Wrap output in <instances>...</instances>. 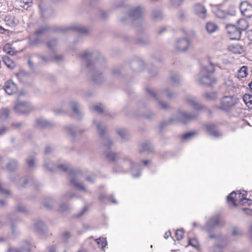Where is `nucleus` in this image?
<instances>
[{
  "instance_id": "obj_1",
  "label": "nucleus",
  "mask_w": 252,
  "mask_h": 252,
  "mask_svg": "<svg viewBox=\"0 0 252 252\" xmlns=\"http://www.w3.org/2000/svg\"><path fill=\"white\" fill-rule=\"evenodd\" d=\"M215 70V65L209 60L205 61L199 73L196 77L198 83L205 85H211L217 82V80L212 75Z\"/></svg>"
},
{
  "instance_id": "obj_2",
  "label": "nucleus",
  "mask_w": 252,
  "mask_h": 252,
  "mask_svg": "<svg viewBox=\"0 0 252 252\" xmlns=\"http://www.w3.org/2000/svg\"><path fill=\"white\" fill-rule=\"evenodd\" d=\"M238 102V99L234 95H225L222 97L220 101V104L217 105L218 109L227 111L230 108L235 105Z\"/></svg>"
},
{
  "instance_id": "obj_3",
  "label": "nucleus",
  "mask_w": 252,
  "mask_h": 252,
  "mask_svg": "<svg viewBox=\"0 0 252 252\" xmlns=\"http://www.w3.org/2000/svg\"><path fill=\"white\" fill-rule=\"evenodd\" d=\"M146 91L150 95L155 98L156 100L158 101L159 106L161 108L163 109H166L168 108L169 105L167 103L163 102L161 100H158V99L159 97H162L164 95L168 97H171L173 94L172 93L169 92L168 90H166L164 93H156L155 90L152 89H147Z\"/></svg>"
},
{
  "instance_id": "obj_4",
  "label": "nucleus",
  "mask_w": 252,
  "mask_h": 252,
  "mask_svg": "<svg viewBox=\"0 0 252 252\" xmlns=\"http://www.w3.org/2000/svg\"><path fill=\"white\" fill-rule=\"evenodd\" d=\"M32 109L31 105L27 101H17L14 106V110L19 114H27Z\"/></svg>"
},
{
  "instance_id": "obj_5",
  "label": "nucleus",
  "mask_w": 252,
  "mask_h": 252,
  "mask_svg": "<svg viewBox=\"0 0 252 252\" xmlns=\"http://www.w3.org/2000/svg\"><path fill=\"white\" fill-rule=\"evenodd\" d=\"M196 116L197 114L196 113L189 114L186 112L181 111L179 112L175 116H174V117L170 119V121L186 124L195 119Z\"/></svg>"
},
{
  "instance_id": "obj_6",
  "label": "nucleus",
  "mask_w": 252,
  "mask_h": 252,
  "mask_svg": "<svg viewBox=\"0 0 252 252\" xmlns=\"http://www.w3.org/2000/svg\"><path fill=\"white\" fill-rule=\"evenodd\" d=\"M191 47L190 41L186 38H183L177 40L175 44V49L177 51L185 52L187 51Z\"/></svg>"
},
{
  "instance_id": "obj_7",
  "label": "nucleus",
  "mask_w": 252,
  "mask_h": 252,
  "mask_svg": "<svg viewBox=\"0 0 252 252\" xmlns=\"http://www.w3.org/2000/svg\"><path fill=\"white\" fill-rule=\"evenodd\" d=\"M247 195V192L245 191H243V192H241L240 191H233L227 196V200L228 203L232 204L234 206H236L237 202L240 203L242 195Z\"/></svg>"
},
{
  "instance_id": "obj_8",
  "label": "nucleus",
  "mask_w": 252,
  "mask_h": 252,
  "mask_svg": "<svg viewBox=\"0 0 252 252\" xmlns=\"http://www.w3.org/2000/svg\"><path fill=\"white\" fill-rule=\"evenodd\" d=\"M226 30L230 39L238 40L240 38L241 32L235 26L227 25L226 26Z\"/></svg>"
},
{
  "instance_id": "obj_9",
  "label": "nucleus",
  "mask_w": 252,
  "mask_h": 252,
  "mask_svg": "<svg viewBox=\"0 0 252 252\" xmlns=\"http://www.w3.org/2000/svg\"><path fill=\"white\" fill-rule=\"evenodd\" d=\"M223 222H222L220 220V218L219 215H216L210 218L207 222L206 225L204 227L203 229L206 231L209 232L210 230L215 226L219 225H222Z\"/></svg>"
},
{
  "instance_id": "obj_10",
  "label": "nucleus",
  "mask_w": 252,
  "mask_h": 252,
  "mask_svg": "<svg viewBox=\"0 0 252 252\" xmlns=\"http://www.w3.org/2000/svg\"><path fill=\"white\" fill-rule=\"evenodd\" d=\"M46 30V28H40L37 30L34 37L30 38V44L32 45H37L40 44L42 42L41 36L45 33Z\"/></svg>"
},
{
  "instance_id": "obj_11",
  "label": "nucleus",
  "mask_w": 252,
  "mask_h": 252,
  "mask_svg": "<svg viewBox=\"0 0 252 252\" xmlns=\"http://www.w3.org/2000/svg\"><path fill=\"white\" fill-rule=\"evenodd\" d=\"M144 9L140 6L131 7L129 9L128 18L131 19H137L142 17Z\"/></svg>"
},
{
  "instance_id": "obj_12",
  "label": "nucleus",
  "mask_w": 252,
  "mask_h": 252,
  "mask_svg": "<svg viewBox=\"0 0 252 252\" xmlns=\"http://www.w3.org/2000/svg\"><path fill=\"white\" fill-rule=\"evenodd\" d=\"M242 14L247 17H252V4L248 1H243L240 5Z\"/></svg>"
},
{
  "instance_id": "obj_13",
  "label": "nucleus",
  "mask_w": 252,
  "mask_h": 252,
  "mask_svg": "<svg viewBox=\"0 0 252 252\" xmlns=\"http://www.w3.org/2000/svg\"><path fill=\"white\" fill-rule=\"evenodd\" d=\"M210 237L211 238H217L219 241H222L223 242L222 244H218L214 245L212 248V252H221L222 249L226 245V238L223 236L222 237L220 235L216 236L212 234H210Z\"/></svg>"
},
{
  "instance_id": "obj_14",
  "label": "nucleus",
  "mask_w": 252,
  "mask_h": 252,
  "mask_svg": "<svg viewBox=\"0 0 252 252\" xmlns=\"http://www.w3.org/2000/svg\"><path fill=\"white\" fill-rule=\"evenodd\" d=\"M3 90L7 94L12 95L16 93L17 87L13 81H8L5 83Z\"/></svg>"
},
{
  "instance_id": "obj_15",
  "label": "nucleus",
  "mask_w": 252,
  "mask_h": 252,
  "mask_svg": "<svg viewBox=\"0 0 252 252\" xmlns=\"http://www.w3.org/2000/svg\"><path fill=\"white\" fill-rule=\"evenodd\" d=\"M193 9L199 17L204 19L206 17L207 11L202 4L199 3L195 4L193 6Z\"/></svg>"
},
{
  "instance_id": "obj_16",
  "label": "nucleus",
  "mask_w": 252,
  "mask_h": 252,
  "mask_svg": "<svg viewBox=\"0 0 252 252\" xmlns=\"http://www.w3.org/2000/svg\"><path fill=\"white\" fill-rule=\"evenodd\" d=\"M206 132L214 137H219L221 135V133L215 127L214 125L206 124L205 126Z\"/></svg>"
},
{
  "instance_id": "obj_17",
  "label": "nucleus",
  "mask_w": 252,
  "mask_h": 252,
  "mask_svg": "<svg viewBox=\"0 0 252 252\" xmlns=\"http://www.w3.org/2000/svg\"><path fill=\"white\" fill-rule=\"evenodd\" d=\"M186 101L187 103L191 106L193 109L195 110H198L202 108V106L197 103L196 98L193 96H187Z\"/></svg>"
},
{
  "instance_id": "obj_18",
  "label": "nucleus",
  "mask_w": 252,
  "mask_h": 252,
  "mask_svg": "<svg viewBox=\"0 0 252 252\" xmlns=\"http://www.w3.org/2000/svg\"><path fill=\"white\" fill-rule=\"evenodd\" d=\"M32 246V245L29 241H26L22 244V250L16 248H9L8 252H23L24 251L29 252Z\"/></svg>"
},
{
  "instance_id": "obj_19",
  "label": "nucleus",
  "mask_w": 252,
  "mask_h": 252,
  "mask_svg": "<svg viewBox=\"0 0 252 252\" xmlns=\"http://www.w3.org/2000/svg\"><path fill=\"white\" fill-rule=\"evenodd\" d=\"M94 57L93 53L90 51H85L82 55V58L83 60V63L87 67L91 66V58Z\"/></svg>"
},
{
  "instance_id": "obj_20",
  "label": "nucleus",
  "mask_w": 252,
  "mask_h": 252,
  "mask_svg": "<svg viewBox=\"0 0 252 252\" xmlns=\"http://www.w3.org/2000/svg\"><path fill=\"white\" fill-rule=\"evenodd\" d=\"M228 49L230 52L237 54H240L244 51L243 48L239 44H231L228 46Z\"/></svg>"
},
{
  "instance_id": "obj_21",
  "label": "nucleus",
  "mask_w": 252,
  "mask_h": 252,
  "mask_svg": "<svg viewBox=\"0 0 252 252\" xmlns=\"http://www.w3.org/2000/svg\"><path fill=\"white\" fill-rule=\"evenodd\" d=\"M225 85L228 88L229 91H232L236 93L240 92L241 86L234 85V83L231 80H228L225 83Z\"/></svg>"
},
{
  "instance_id": "obj_22",
  "label": "nucleus",
  "mask_w": 252,
  "mask_h": 252,
  "mask_svg": "<svg viewBox=\"0 0 252 252\" xmlns=\"http://www.w3.org/2000/svg\"><path fill=\"white\" fill-rule=\"evenodd\" d=\"M93 126L96 127L100 136H102L105 132V128L100 121L98 120H94L93 121Z\"/></svg>"
},
{
  "instance_id": "obj_23",
  "label": "nucleus",
  "mask_w": 252,
  "mask_h": 252,
  "mask_svg": "<svg viewBox=\"0 0 252 252\" xmlns=\"http://www.w3.org/2000/svg\"><path fill=\"white\" fill-rule=\"evenodd\" d=\"M36 124L39 127H46L51 125V123L43 118H39L36 119Z\"/></svg>"
},
{
  "instance_id": "obj_24",
  "label": "nucleus",
  "mask_w": 252,
  "mask_h": 252,
  "mask_svg": "<svg viewBox=\"0 0 252 252\" xmlns=\"http://www.w3.org/2000/svg\"><path fill=\"white\" fill-rule=\"evenodd\" d=\"M249 27L247 21L244 19H241L237 22V27L240 32L246 30Z\"/></svg>"
},
{
  "instance_id": "obj_25",
  "label": "nucleus",
  "mask_w": 252,
  "mask_h": 252,
  "mask_svg": "<svg viewBox=\"0 0 252 252\" xmlns=\"http://www.w3.org/2000/svg\"><path fill=\"white\" fill-rule=\"evenodd\" d=\"M69 30H74L79 33H85L88 32V30L86 27L79 25L71 26L69 28Z\"/></svg>"
},
{
  "instance_id": "obj_26",
  "label": "nucleus",
  "mask_w": 252,
  "mask_h": 252,
  "mask_svg": "<svg viewBox=\"0 0 252 252\" xmlns=\"http://www.w3.org/2000/svg\"><path fill=\"white\" fill-rule=\"evenodd\" d=\"M117 134L123 140L126 139L129 136V133L127 130L123 128H119L116 130Z\"/></svg>"
},
{
  "instance_id": "obj_27",
  "label": "nucleus",
  "mask_w": 252,
  "mask_h": 252,
  "mask_svg": "<svg viewBox=\"0 0 252 252\" xmlns=\"http://www.w3.org/2000/svg\"><path fill=\"white\" fill-rule=\"evenodd\" d=\"M206 28L207 32L210 33L217 31L219 29L218 26L213 22L207 23L206 26Z\"/></svg>"
},
{
  "instance_id": "obj_28",
  "label": "nucleus",
  "mask_w": 252,
  "mask_h": 252,
  "mask_svg": "<svg viewBox=\"0 0 252 252\" xmlns=\"http://www.w3.org/2000/svg\"><path fill=\"white\" fill-rule=\"evenodd\" d=\"M126 164H129L130 165L131 174L133 177L136 178L140 176V172H139L137 174H135L134 173V171L138 169V167L136 164L132 163L131 161H128V163H126L123 165V167H125Z\"/></svg>"
},
{
  "instance_id": "obj_29",
  "label": "nucleus",
  "mask_w": 252,
  "mask_h": 252,
  "mask_svg": "<svg viewBox=\"0 0 252 252\" xmlns=\"http://www.w3.org/2000/svg\"><path fill=\"white\" fill-rule=\"evenodd\" d=\"M248 75V67L246 66H242L238 71L237 76L239 78L246 77Z\"/></svg>"
},
{
  "instance_id": "obj_30",
  "label": "nucleus",
  "mask_w": 252,
  "mask_h": 252,
  "mask_svg": "<svg viewBox=\"0 0 252 252\" xmlns=\"http://www.w3.org/2000/svg\"><path fill=\"white\" fill-rule=\"evenodd\" d=\"M70 106L76 114H79L81 113L80 106L75 101H70Z\"/></svg>"
},
{
  "instance_id": "obj_31",
  "label": "nucleus",
  "mask_w": 252,
  "mask_h": 252,
  "mask_svg": "<svg viewBox=\"0 0 252 252\" xmlns=\"http://www.w3.org/2000/svg\"><path fill=\"white\" fill-rule=\"evenodd\" d=\"M3 61L6 65L9 68H13L15 66V63L12 60L7 56L3 57Z\"/></svg>"
},
{
  "instance_id": "obj_32",
  "label": "nucleus",
  "mask_w": 252,
  "mask_h": 252,
  "mask_svg": "<svg viewBox=\"0 0 252 252\" xmlns=\"http://www.w3.org/2000/svg\"><path fill=\"white\" fill-rule=\"evenodd\" d=\"M243 100L246 105L252 108V95L249 94H245L243 97Z\"/></svg>"
},
{
  "instance_id": "obj_33",
  "label": "nucleus",
  "mask_w": 252,
  "mask_h": 252,
  "mask_svg": "<svg viewBox=\"0 0 252 252\" xmlns=\"http://www.w3.org/2000/svg\"><path fill=\"white\" fill-rule=\"evenodd\" d=\"M71 183L78 190L86 191V188L81 184L78 183L76 179L72 178L71 179Z\"/></svg>"
},
{
  "instance_id": "obj_34",
  "label": "nucleus",
  "mask_w": 252,
  "mask_h": 252,
  "mask_svg": "<svg viewBox=\"0 0 252 252\" xmlns=\"http://www.w3.org/2000/svg\"><path fill=\"white\" fill-rule=\"evenodd\" d=\"M215 14L218 18L220 19H224L226 18L228 15V14L226 11L220 9H218L215 12Z\"/></svg>"
},
{
  "instance_id": "obj_35",
  "label": "nucleus",
  "mask_w": 252,
  "mask_h": 252,
  "mask_svg": "<svg viewBox=\"0 0 252 252\" xmlns=\"http://www.w3.org/2000/svg\"><path fill=\"white\" fill-rule=\"evenodd\" d=\"M204 96L208 100H213L217 97L218 94L216 92H206L204 94Z\"/></svg>"
},
{
  "instance_id": "obj_36",
  "label": "nucleus",
  "mask_w": 252,
  "mask_h": 252,
  "mask_svg": "<svg viewBox=\"0 0 252 252\" xmlns=\"http://www.w3.org/2000/svg\"><path fill=\"white\" fill-rule=\"evenodd\" d=\"M17 167V164L15 160L13 159L10 160L7 163V168L9 171L15 170Z\"/></svg>"
},
{
  "instance_id": "obj_37",
  "label": "nucleus",
  "mask_w": 252,
  "mask_h": 252,
  "mask_svg": "<svg viewBox=\"0 0 252 252\" xmlns=\"http://www.w3.org/2000/svg\"><path fill=\"white\" fill-rule=\"evenodd\" d=\"M10 114V110L9 108L6 107V108H3L1 110V115L0 117L2 119H7Z\"/></svg>"
},
{
  "instance_id": "obj_38",
  "label": "nucleus",
  "mask_w": 252,
  "mask_h": 252,
  "mask_svg": "<svg viewBox=\"0 0 252 252\" xmlns=\"http://www.w3.org/2000/svg\"><path fill=\"white\" fill-rule=\"evenodd\" d=\"M44 227V224L43 222L41 220L37 221L34 224V228L36 231L40 232Z\"/></svg>"
},
{
  "instance_id": "obj_39",
  "label": "nucleus",
  "mask_w": 252,
  "mask_h": 252,
  "mask_svg": "<svg viewBox=\"0 0 252 252\" xmlns=\"http://www.w3.org/2000/svg\"><path fill=\"white\" fill-rule=\"evenodd\" d=\"M95 241L99 246H101L102 250L107 245L106 238H100L99 239H96Z\"/></svg>"
},
{
  "instance_id": "obj_40",
  "label": "nucleus",
  "mask_w": 252,
  "mask_h": 252,
  "mask_svg": "<svg viewBox=\"0 0 252 252\" xmlns=\"http://www.w3.org/2000/svg\"><path fill=\"white\" fill-rule=\"evenodd\" d=\"M232 234L234 236H241L243 234L242 231L236 227L232 228Z\"/></svg>"
},
{
  "instance_id": "obj_41",
  "label": "nucleus",
  "mask_w": 252,
  "mask_h": 252,
  "mask_svg": "<svg viewBox=\"0 0 252 252\" xmlns=\"http://www.w3.org/2000/svg\"><path fill=\"white\" fill-rule=\"evenodd\" d=\"M189 245L195 248L199 247V243L196 238L189 239Z\"/></svg>"
},
{
  "instance_id": "obj_42",
  "label": "nucleus",
  "mask_w": 252,
  "mask_h": 252,
  "mask_svg": "<svg viewBox=\"0 0 252 252\" xmlns=\"http://www.w3.org/2000/svg\"><path fill=\"white\" fill-rule=\"evenodd\" d=\"M106 156L109 160L111 161H115V159L117 158V155L112 152L106 153Z\"/></svg>"
},
{
  "instance_id": "obj_43",
  "label": "nucleus",
  "mask_w": 252,
  "mask_h": 252,
  "mask_svg": "<svg viewBox=\"0 0 252 252\" xmlns=\"http://www.w3.org/2000/svg\"><path fill=\"white\" fill-rule=\"evenodd\" d=\"M32 3V0H21V6L25 9L29 7Z\"/></svg>"
},
{
  "instance_id": "obj_44",
  "label": "nucleus",
  "mask_w": 252,
  "mask_h": 252,
  "mask_svg": "<svg viewBox=\"0 0 252 252\" xmlns=\"http://www.w3.org/2000/svg\"><path fill=\"white\" fill-rule=\"evenodd\" d=\"M170 80L173 84H176L179 82L180 80V77L178 74H175L171 75Z\"/></svg>"
},
{
  "instance_id": "obj_45",
  "label": "nucleus",
  "mask_w": 252,
  "mask_h": 252,
  "mask_svg": "<svg viewBox=\"0 0 252 252\" xmlns=\"http://www.w3.org/2000/svg\"><path fill=\"white\" fill-rule=\"evenodd\" d=\"M184 231L182 229H178L175 232V236L178 240H180L183 239L184 236Z\"/></svg>"
},
{
  "instance_id": "obj_46",
  "label": "nucleus",
  "mask_w": 252,
  "mask_h": 252,
  "mask_svg": "<svg viewBox=\"0 0 252 252\" xmlns=\"http://www.w3.org/2000/svg\"><path fill=\"white\" fill-rule=\"evenodd\" d=\"M246 196L247 195H242V198H241V201L240 202V204L244 205L245 204H247L248 205H250L252 203V200L251 199H247Z\"/></svg>"
},
{
  "instance_id": "obj_47",
  "label": "nucleus",
  "mask_w": 252,
  "mask_h": 252,
  "mask_svg": "<svg viewBox=\"0 0 252 252\" xmlns=\"http://www.w3.org/2000/svg\"><path fill=\"white\" fill-rule=\"evenodd\" d=\"M3 49L6 53L9 54L13 55L14 54V51L10 48V46L9 44L4 45Z\"/></svg>"
},
{
  "instance_id": "obj_48",
  "label": "nucleus",
  "mask_w": 252,
  "mask_h": 252,
  "mask_svg": "<svg viewBox=\"0 0 252 252\" xmlns=\"http://www.w3.org/2000/svg\"><path fill=\"white\" fill-rule=\"evenodd\" d=\"M153 16L156 19H159L162 17V13L160 10H156L153 12Z\"/></svg>"
},
{
  "instance_id": "obj_49",
  "label": "nucleus",
  "mask_w": 252,
  "mask_h": 252,
  "mask_svg": "<svg viewBox=\"0 0 252 252\" xmlns=\"http://www.w3.org/2000/svg\"><path fill=\"white\" fill-rule=\"evenodd\" d=\"M56 45L57 41L55 39H52L47 43V46L50 49H53Z\"/></svg>"
},
{
  "instance_id": "obj_50",
  "label": "nucleus",
  "mask_w": 252,
  "mask_h": 252,
  "mask_svg": "<svg viewBox=\"0 0 252 252\" xmlns=\"http://www.w3.org/2000/svg\"><path fill=\"white\" fill-rule=\"evenodd\" d=\"M196 134L195 132H190L184 134L183 135V138L185 140H188L192 137L194 135Z\"/></svg>"
},
{
  "instance_id": "obj_51",
  "label": "nucleus",
  "mask_w": 252,
  "mask_h": 252,
  "mask_svg": "<svg viewBox=\"0 0 252 252\" xmlns=\"http://www.w3.org/2000/svg\"><path fill=\"white\" fill-rule=\"evenodd\" d=\"M150 145L147 143H143L141 145L140 151L141 152L148 151L150 150Z\"/></svg>"
},
{
  "instance_id": "obj_52",
  "label": "nucleus",
  "mask_w": 252,
  "mask_h": 252,
  "mask_svg": "<svg viewBox=\"0 0 252 252\" xmlns=\"http://www.w3.org/2000/svg\"><path fill=\"white\" fill-rule=\"evenodd\" d=\"M93 108L98 113H101L103 108L101 104H96L93 106Z\"/></svg>"
},
{
  "instance_id": "obj_53",
  "label": "nucleus",
  "mask_w": 252,
  "mask_h": 252,
  "mask_svg": "<svg viewBox=\"0 0 252 252\" xmlns=\"http://www.w3.org/2000/svg\"><path fill=\"white\" fill-rule=\"evenodd\" d=\"M57 167L60 170L66 171L68 168V165L66 163H64L58 165Z\"/></svg>"
},
{
  "instance_id": "obj_54",
  "label": "nucleus",
  "mask_w": 252,
  "mask_h": 252,
  "mask_svg": "<svg viewBox=\"0 0 252 252\" xmlns=\"http://www.w3.org/2000/svg\"><path fill=\"white\" fill-rule=\"evenodd\" d=\"M44 164L45 166L48 170L50 171L54 170V167L52 163L50 162V161H49L48 163L45 161Z\"/></svg>"
},
{
  "instance_id": "obj_55",
  "label": "nucleus",
  "mask_w": 252,
  "mask_h": 252,
  "mask_svg": "<svg viewBox=\"0 0 252 252\" xmlns=\"http://www.w3.org/2000/svg\"><path fill=\"white\" fill-rule=\"evenodd\" d=\"M248 236L251 241H252V223L249 226L248 232Z\"/></svg>"
},
{
  "instance_id": "obj_56",
  "label": "nucleus",
  "mask_w": 252,
  "mask_h": 252,
  "mask_svg": "<svg viewBox=\"0 0 252 252\" xmlns=\"http://www.w3.org/2000/svg\"><path fill=\"white\" fill-rule=\"evenodd\" d=\"M27 162L28 166L30 167H32L34 166V160L33 158H31L27 159Z\"/></svg>"
},
{
  "instance_id": "obj_57",
  "label": "nucleus",
  "mask_w": 252,
  "mask_h": 252,
  "mask_svg": "<svg viewBox=\"0 0 252 252\" xmlns=\"http://www.w3.org/2000/svg\"><path fill=\"white\" fill-rule=\"evenodd\" d=\"M184 0H170L172 3L174 5H179L182 3Z\"/></svg>"
},
{
  "instance_id": "obj_58",
  "label": "nucleus",
  "mask_w": 252,
  "mask_h": 252,
  "mask_svg": "<svg viewBox=\"0 0 252 252\" xmlns=\"http://www.w3.org/2000/svg\"><path fill=\"white\" fill-rule=\"evenodd\" d=\"M86 180L90 183H93L94 181V176L93 175H90L87 177Z\"/></svg>"
},
{
  "instance_id": "obj_59",
  "label": "nucleus",
  "mask_w": 252,
  "mask_h": 252,
  "mask_svg": "<svg viewBox=\"0 0 252 252\" xmlns=\"http://www.w3.org/2000/svg\"><path fill=\"white\" fill-rule=\"evenodd\" d=\"M0 192L2 194H8L9 193L8 190H5L3 189L2 185L0 183Z\"/></svg>"
},
{
  "instance_id": "obj_60",
  "label": "nucleus",
  "mask_w": 252,
  "mask_h": 252,
  "mask_svg": "<svg viewBox=\"0 0 252 252\" xmlns=\"http://www.w3.org/2000/svg\"><path fill=\"white\" fill-rule=\"evenodd\" d=\"M17 210L18 212H22L25 211L26 209H25V207L24 206H23L22 205H19L17 207Z\"/></svg>"
},
{
  "instance_id": "obj_61",
  "label": "nucleus",
  "mask_w": 252,
  "mask_h": 252,
  "mask_svg": "<svg viewBox=\"0 0 252 252\" xmlns=\"http://www.w3.org/2000/svg\"><path fill=\"white\" fill-rule=\"evenodd\" d=\"M99 199H100V200H102V201H103V200H105V199H106V200H109V199H110V197H108L106 196L105 194H101V195H100V196H99Z\"/></svg>"
},
{
  "instance_id": "obj_62",
  "label": "nucleus",
  "mask_w": 252,
  "mask_h": 252,
  "mask_svg": "<svg viewBox=\"0 0 252 252\" xmlns=\"http://www.w3.org/2000/svg\"><path fill=\"white\" fill-rule=\"evenodd\" d=\"M244 212L248 215H251L252 214V211L247 208L243 209Z\"/></svg>"
},
{
  "instance_id": "obj_63",
  "label": "nucleus",
  "mask_w": 252,
  "mask_h": 252,
  "mask_svg": "<svg viewBox=\"0 0 252 252\" xmlns=\"http://www.w3.org/2000/svg\"><path fill=\"white\" fill-rule=\"evenodd\" d=\"M7 131V129L5 127L0 128V135L3 134Z\"/></svg>"
},
{
  "instance_id": "obj_64",
  "label": "nucleus",
  "mask_w": 252,
  "mask_h": 252,
  "mask_svg": "<svg viewBox=\"0 0 252 252\" xmlns=\"http://www.w3.org/2000/svg\"><path fill=\"white\" fill-rule=\"evenodd\" d=\"M248 36L250 40L252 41V30H250L247 32Z\"/></svg>"
}]
</instances>
